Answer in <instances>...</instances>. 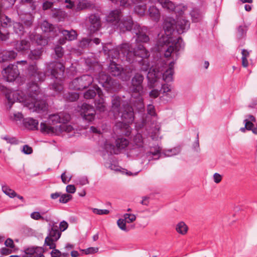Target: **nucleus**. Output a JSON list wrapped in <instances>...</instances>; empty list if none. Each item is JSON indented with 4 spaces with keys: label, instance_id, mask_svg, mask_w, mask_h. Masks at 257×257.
I'll return each instance as SVG.
<instances>
[{
    "label": "nucleus",
    "instance_id": "55",
    "mask_svg": "<svg viewBox=\"0 0 257 257\" xmlns=\"http://www.w3.org/2000/svg\"><path fill=\"white\" fill-rule=\"evenodd\" d=\"M92 211L94 213L98 215L108 214L109 211L107 209H99L97 208H92Z\"/></svg>",
    "mask_w": 257,
    "mask_h": 257
},
{
    "label": "nucleus",
    "instance_id": "54",
    "mask_svg": "<svg viewBox=\"0 0 257 257\" xmlns=\"http://www.w3.org/2000/svg\"><path fill=\"white\" fill-rule=\"evenodd\" d=\"M87 8V4L85 3L79 2L75 6V11L78 12Z\"/></svg>",
    "mask_w": 257,
    "mask_h": 257
},
{
    "label": "nucleus",
    "instance_id": "1",
    "mask_svg": "<svg viewBox=\"0 0 257 257\" xmlns=\"http://www.w3.org/2000/svg\"><path fill=\"white\" fill-rule=\"evenodd\" d=\"M43 95L40 92V88L35 82L29 83L27 90V95L21 91H17L6 94L11 109L15 101L24 103V106L33 111H45L47 108L45 100L42 99Z\"/></svg>",
    "mask_w": 257,
    "mask_h": 257
},
{
    "label": "nucleus",
    "instance_id": "43",
    "mask_svg": "<svg viewBox=\"0 0 257 257\" xmlns=\"http://www.w3.org/2000/svg\"><path fill=\"white\" fill-rule=\"evenodd\" d=\"M190 15L192 18V21L193 22H198L201 17V14L198 10H193L191 13Z\"/></svg>",
    "mask_w": 257,
    "mask_h": 257
},
{
    "label": "nucleus",
    "instance_id": "24",
    "mask_svg": "<svg viewBox=\"0 0 257 257\" xmlns=\"http://www.w3.org/2000/svg\"><path fill=\"white\" fill-rule=\"evenodd\" d=\"M137 37L136 42L142 43H147L149 41L150 38L147 34V29L146 28H142L139 30L138 33H136Z\"/></svg>",
    "mask_w": 257,
    "mask_h": 257
},
{
    "label": "nucleus",
    "instance_id": "44",
    "mask_svg": "<svg viewBox=\"0 0 257 257\" xmlns=\"http://www.w3.org/2000/svg\"><path fill=\"white\" fill-rule=\"evenodd\" d=\"M123 220L126 223H130L133 222L136 220V216L134 214L125 213L123 216Z\"/></svg>",
    "mask_w": 257,
    "mask_h": 257
},
{
    "label": "nucleus",
    "instance_id": "23",
    "mask_svg": "<svg viewBox=\"0 0 257 257\" xmlns=\"http://www.w3.org/2000/svg\"><path fill=\"white\" fill-rule=\"evenodd\" d=\"M123 68L120 65L116 64V62L112 61L108 67V71L112 75L116 76H119L123 71Z\"/></svg>",
    "mask_w": 257,
    "mask_h": 257
},
{
    "label": "nucleus",
    "instance_id": "47",
    "mask_svg": "<svg viewBox=\"0 0 257 257\" xmlns=\"http://www.w3.org/2000/svg\"><path fill=\"white\" fill-rule=\"evenodd\" d=\"M187 8L182 5L175 6V9L173 11L178 14L180 17H182V15L183 14Z\"/></svg>",
    "mask_w": 257,
    "mask_h": 257
},
{
    "label": "nucleus",
    "instance_id": "2",
    "mask_svg": "<svg viewBox=\"0 0 257 257\" xmlns=\"http://www.w3.org/2000/svg\"><path fill=\"white\" fill-rule=\"evenodd\" d=\"M163 29L165 34L158 35L156 48L157 51L168 58L171 57L173 53L178 52L184 44H182L181 37H179L176 41L171 36L175 29V20L171 18H166L163 24Z\"/></svg>",
    "mask_w": 257,
    "mask_h": 257
},
{
    "label": "nucleus",
    "instance_id": "14",
    "mask_svg": "<svg viewBox=\"0 0 257 257\" xmlns=\"http://www.w3.org/2000/svg\"><path fill=\"white\" fill-rule=\"evenodd\" d=\"M189 28V21L184 19L183 17H179L175 20V29L179 34L185 32Z\"/></svg>",
    "mask_w": 257,
    "mask_h": 257
},
{
    "label": "nucleus",
    "instance_id": "4",
    "mask_svg": "<svg viewBox=\"0 0 257 257\" xmlns=\"http://www.w3.org/2000/svg\"><path fill=\"white\" fill-rule=\"evenodd\" d=\"M144 76L142 74L137 73L132 78L131 85L129 87V91L132 93L131 102L138 109L141 110L144 108L143 99L141 93L143 90L142 85Z\"/></svg>",
    "mask_w": 257,
    "mask_h": 257
},
{
    "label": "nucleus",
    "instance_id": "57",
    "mask_svg": "<svg viewBox=\"0 0 257 257\" xmlns=\"http://www.w3.org/2000/svg\"><path fill=\"white\" fill-rule=\"evenodd\" d=\"M161 151V149L160 147H156L154 148V151L151 150L150 152V153L152 154L153 156H158L157 159H159L160 158V154Z\"/></svg>",
    "mask_w": 257,
    "mask_h": 257
},
{
    "label": "nucleus",
    "instance_id": "21",
    "mask_svg": "<svg viewBox=\"0 0 257 257\" xmlns=\"http://www.w3.org/2000/svg\"><path fill=\"white\" fill-rule=\"evenodd\" d=\"M98 98L95 100V105L96 109L99 111H104L105 109V103L102 97V92L100 88L97 89Z\"/></svg>",
    "mask_w": 257,
    "mask_h": 257
},
{
    "label": "nucleus",
    "instance_id": "28",
    "mask_svg": "<svg viewBox=\"0 0 257 257\" xmlns=\"http://www.w3.org/2000/svg\"><path fill=\"white\" fill-rule=\"evenodd\" d=\"M59 32L63 35L65 39L68 41L74 40L76 39L77 38V33L75 31L73 30H72L71 31H68L66 30L60 29Z\"/></svg>",
    "mask_w": 257,
    "mask_h": 257
},
{
    "label": "nucleus",
    "instance_id": "31",
    "mask_svg": "<svg viewBox=\"0 0 257 257\" xmlns=\"http://www.w3.org/2000/svg\"><path fill=\"white\" fill-rule=\"evenodd\" d=\"M40 131L42 133L52 135L56 133V128L45 122H41L40 123Z\"/></svg>",
    "mask_w": 257,
    "mask_h": 257
},
{
    "label": "nucleus",
    "instance_id": "52",
    "mask_svg": "<svg viewBox=\"0 0 257 257\" xmlns=\"http://www.w3.org/2000/svg\"><path fill=\"white\" fill-rule=\"evenodd\" d=\"M72 196L70 194H62L61 193V196L59 197V202L62 203H66L72 199Z\"/></svg>",
    "mask_w": 257,
    "mask_h": 257
},
{
    "label": "nucleus",
    "instance_id": "46",
    "mask_svg": "<svg viewBox=\"0 0 257 257\" xmlns=\"http://www.w3.org/2000/svg\"><path fill=\"white\" fill-rule=\"evenodd\" d=\"M50 89L53 90L56 92H60L63 90V86L61 83L59 82H56L50 85Z\"/></svg>",
    "mask_w": 257,
    "mask_h": 257
},
{
    "label": "nucleus",
    "instance_id": "12",
    "mask_svg": "<svg viewBox=\"0 0 257 257\" xmlns=\"http://www.w3.org/2000/svg\"><path fill=\"white\" fill-rule=\"evenodd\" d=\"M70 115L69 114L64 112H61L57 114L50 115L49 117V122L52 124H55L58 123H65L70 120Z\"/></svg>",
    "mask_w": 257,
    "mask_h": 257
},
{
    "label": "nucleus",
    "instance_id": "9",
    "mask_svg": "<svg viewBox=\"0 0 257 257\" xmlns=\"http://www.w3.org/2000/svg\"><path fill=\"white\" fill-rule=\"evenodd\" d=\"M65 67L61 63L52 62L48 64L47 67V72H50L51 76L61 81L64 74Z\"/></svg>",
    "mask_w": 257,
    "mask_h": 257
},
{
    "label": "nucleus",
    "instance_id": "36",
    "mask_svg": "<svg viewBox=\"0 0 257 257\" xmlns=\"http://www.w3.org/2000/svg\"><path fill=\"white\" fill-rule=\"evenodd\" d=\"M41 28L44 32H50L54 29L53 26L47 21H44L41 24Z\"/></svg>",
    "mask_w": 257,
    "mask_h": 257
},
{
    "label": "nucleus",
    "instance_id": "22",
    "mask_svg": "<svg viewBox=\"0 0 257 257\" xmlns=\"http://www.w3.org/2000/svg\"><path fill=\"white\" fill-rule=\"evenodd\" d=\"M152 3H159L164 9L169 11H173L175 9V5L170 0H150Z\"/></svg>",
    "mask_w": 257,
    "mask_h": 257
},
{
    "label": "nucleus",
    "instance_id": "50",
    "mask_svg": "<svg viewBox=\"0 0 257 257\" xmlns=\"http://www.w3.org/2000/svg\"><path fill=\"white\" fill-rule=\"evenodd\" d=\"M91 40L88 38L82 39L79 43V47L81 48H86L89 46Z\"/></svg>",
    "mask_w": 257,
    "mask_h": 257
},
{
    "label": "nucleus",
    "instance_id": "56",
    "mask_svg": "<svg viewBox=\"0 0 257 257\" xmlns=\"http://www.w3.org/2000/svg\"><path fill=\"white\" fill-rule=\"evenodd\" d=\"M55 54L58 58H61L63 55V50L62 47L60 46H57L55 48Z\"/></svg>",
    "mask_w": 257,
    "mask_h": 257
},
{
    "label": "nucleus",
    "instance_id": "30",
    "mask_svg": "<svg viewBox=\"0 0 257 257\" xmlns=\"http://www.w3.org/2000/svg\"><path fill=\"white\" fill-rule=\"evenodd\" d=\"M37 248H28L25 250V254L23 257H44L43 254L38 253Z\"/></svg>",
    "mask_w": 257,
    "mask_h": 257
},
{
    "label": "nucleus",
    "instance_id": "15",
    "mask_svg": "<svg viewBox=\"0 0 257 257\" xmlns=\"http://www.w3.org/2000/svg\"><path fill=\"white\" fill-rule=\"evenodd\" d=\"M133 24L132 18L130 16L126 17L121 19L116 28L119 29L120 31L124 32L126 31H130Z\"/></svg>",
    "mask_w": 257,
    "mask_h": 257
},
{
    "label": "nucleus",
    "instance_id": "26",
    "mask_svg": "<svg viewBox=\"0 0 257 257\" xmlns=\"http://www.w3.org/2000/svg\"><path fill=\"white\" fill-rule=\"evenodd\" d=\"M17 56V53L14 51H4L1 55H0V62H6L11 61L15 59Z\"/></svg>",
    "mask_w": 257,
    "mask_h": 257
},
{
    "label": "nucleus",
    "instance_id": "41",
    "mask_svg": "<svg viewBox=\"0 0 257 257\" xmlns=\"http://www.w3.org/2000/svg\"><path fill=\"white\" fill-rule=\"evenodd\" d=\"M39 45H45L47 44V41L46 39L43 38V37L39 34L35 35L32 38Z\"/></svg>",
    "mask_w": 257,
    "mask_h": 257
},
{
    "label": "nucleus",
    "instance_id": "27",
    "mask_svg": "<svg viewBox=\"0 0 257 257\" xmlns=\"http://www.w3.org/2000/svg\"><path fill=\"white\" fill-rule=\"evenodd\" d=\"M15 48L18 51H25L30 49V43L28 41L26 40L17 41L15 45Z\"/></svg>",
    "mask_w": 257,
    "mask_h": 257
},
{
    "label": "nucleus",
    "instance_id": "7",
    "mask_svg": "<svg viewBox=\"0 0 257 257\" xmlns=\"http://www.w3.org/2000/svg\"><path fill=\"white\" fill-rule=\"evenodd\" d=\"M49 233L45 238V244L49 246V248H55L56 242L61 236V232L59 230V227L56 223L49 224Z\"/></svg>",
    "mask_w": 257,
    "mask_h": 257
},
{
    "label": "nucleus",
    "instance_id": "33",
    "mask_svg": "<svg viewBox=\"0 0 257 257\" xmlns=\"http://www.w3.org/2000/svg\"><path fill=\"white\" fill-rule=\"evenodd\" d=\"M188 229L187 225L183 221L179 222L176 226V231L182 235L185 234L187 232Z\"/></svg>",
    "mask_w": 257,
    "mask_h": 257
},
{
    "label": "nucleus",
    "instance_id": "17",
    "mask_svg": "<svg viewBox=\"0 0 257 257\" xmlns=\"http://www.w3.org/2000/svg\"><path fill=\"white\" fill-rule=\"evenodd\" d=\"M117 47L120 53L125 57L126 60L130 62H132L133 60L131 57L133 55V51H132L133 49L131 47V45L128 43H123Z\"/></svg>",
    "mask_w": 257,
    "mask_h": 257
},
{
    "label": "nucleus",
    "instance_id": "59",
    "mask_svg": "<svg viewBox=\"0 0 257 257\" xmlns=\"http://www.w3.org/2000/svg\"><path fill=\"white\" fill-rule=\"evenodd\" d=\"M160 91L157 89H152L149 93V96L151 98H156L159 96Z\"/></svg>",
    "mask_w": 257,
    "mask_h": 257
},
{
    "label": "nucleus",
    "instance_id": "64",
    "mask_svg": "<svg viewBox=\"0 0 257 257\" xmlns=\"http://www.w3.org/2000/svg\"><path fill=\"white\" fill-rule=\"evenodd\" d=\"M66 4V7L68 9H74L75 10V6L74 2L71 0H65Z\"/></svg>",
    "mask_w": 257,
    "mask_h": 257
},
{
    "label": "nucleus",
    "instance_id": "61",
    "mask_svg": "<svg viewBox=\"0 0 257 257\" xmlns=\"http://www.w3.org/2000/svg\"><path fill=\"white\" fill-rule=\"evenodd\" d=\"M5 18L3 20H1V22L2 26L4 27H6L11 25V20L6 16Z\"/></svg>",
    "mask_w": 257,
    "mask_h": 257
},
{
    "label": "nucleus",
    "instance_id": "63",
    "mask_svg": "<svg viewBox=\"0 0 257 257\" xmlns=\"http://www.w3.org/2000/svg\"><path fill=\"white\" fill-rule=\"evenodd\" d=\"M31 217L35 220L43 219V217L38 212H34L31 213Z\"/></svg>",
    "mask_w": 257,
    "mask_h": 257
},
{
    "label": "nucleus",
    "instance_id": "37",
    "mask_svg": "<svg viewBox=\"0 0 257 257\" xmlns=\"http://www.w3.org/2000/svg\"><path fill=\"white\" fill-rule=\"evenodd\" d=\"M2 191L3 192L7 195L9 196L10 198H14L15 196H16V193L14 190L11 189L7 185H4L2 186Z\"/></svg>",
    "mask_w": 257,
    "mask_h": 257
},
{
    "label": "nucleus",
    "instance_id": "16",
    "mask_svg": "<svg viewBox=\"0 0 257 257\" xmlns=\"http://www.w3.org/2000/svg\"><path fill=\"white\" fill-rule=\"evenodd\" d=\"M90 23L89 30L91 33L98 31L101 27V22L99 17L96 14L91 15L89 18Z\"/></svg>",
    "mask_w": 257,
    "mask_h": 257
},
{
    "label": "nucleus",
    "instance_id": "11",
    "mask_svg": "<svg viewBox=\"0 0 257 257\" xmlns=\"http://www.w3.org/2000/svg\"><path fill=\"white\" fill-rule=\"evenodd\" d=\"M98 83L102 86L105 88L107 90H109L113 88L114 85V80L111 77L106 74L104 72H99L98 75L96 77Z\"/></svg>",
    "mask_w": 257,
    "mask_h": 257
},
{
    "label": "nucleus",
    "instance_id": "34",
    "mask_svg": "<svg viewBox=\"0 0 257 257\" xmlns=\"http://www.w3.org/2000/svg\"><path fill=\"white\" fill-rule=\"evenodd\" d=\"M149 15L152 19L158 21L160 18V13L159 10L155 7H150L149 9Z\"/></svg>",
    "mask_w": 257,
    "mask_h": 257
},
{
    "label": "nucleus",
    "instance_id": "39",
    "mask_svg": "<svg viewBox=\"0 0 257 257\" xmlns=\"http://www.w3.org/2000/svg\"><path fill=\"white\" fill-rule=\"evenodd\" d=\"M59 131L60 133L65 132L66 133H70L74 132V128L71 125H68L65 123H63L59 125Z\"/></svg>",
    "mask_w": 257,
    "mask_h": 257
},
{
    "label": "nucleus",
    "instance_id": "51",
    "mask_svg": "<svg viewBox=\"0 0 257 257\" xmlns=\"http://www.w3.org/2000/svg\"><path fill=\"white\" fill-rule=\"evenodd\" d=\"M126 223L123 218H120L117 221V224L121 230L125 231H128L129 229L126 227Z\"/></svg>",
    "mask_w": 257,
    "mask_h": 257
},
{
    "label": "nucleus",
    "instance_id": "45",
    "mask_svg": "<svg viewBox=\"0 0 257 257\" xmlns=\"http://www.w3.org/2000/svg\"><path fill=\"white\" fill-rule=\"evenodd\" d=\"M120 54L118 47L109 51L108 56L112 59H118Z\"/></svg>",
    "mask_w": 257,
    "mask_h": 257
},
{
    "label": "nucleus",
    "instance_id": "49",
    "mask_svg": "<svg viewBox=\"0 0 257 257\" xmlns=\"http://www.w3.org/2000/svg\"><path fill=\"white\" fill-rule=\"evenodd\" d=\"M246 28L244 26H240L237 28V36L239 39L243 37L246 34Z\"/></svg>",
    "mask_w": 257,
    "mask_h": 257
},
{
    "label": "nucleus",
    "instance_id": "40",
    "mask_svg": "<svg viewBox=\"0 0 257 257\" xmlns=\"http://www.w3.org/2000/svg\"><path fill=\"white\" fill-rule=\"evenodd\" d=\"M65 99L69 101L73 102L79 98V94L77 92H70L65 94Z\"/></svg>",
    "mask_w": 257,
    "mask_h": 257
},
{
    "label": "nucleus",
    "instance_id": "62",
    "mask_svg": "<svg viewBox=\"0 0 257 257\" xmlns=\"http://www.w3.org/2000/svg\"><path fill=\"white\" fill-rule=\"evenodd\" d=\"M50 248L53 249L51 252V254L52 256L60 257V255H61V252L59 249H56V247Z\"/></svg>",
    "mask_w": 257,
    "mask_h": 257
},
{
    "label": "nucleus",
    "instance_id": "48",
    "mask_svg": "<svg viewBox=\"0 0 257 257\" xmlns=\"http://www.w3.org/2000/svg\"><path fill=\"white\" fill-rule=\"evenodd\" d=\"M181 151V149L179 147L174 148L172 149L169 150L167 151L165 155L166 156L170 157L173 155H176L178 154Z\"/></svg>",
    "mask_w": 257,
    "mask_h": 257
},
{
    "label": "nucleus",
    "instance_id": "35",
    "mask_svg": "<svg viewBox=\"0 0 257 257\" xmlns=\"http://www.w3.org/2000/svg\"><path fill=\"white\" fill-rule=\"evenodd\" d=\"M42 54V49L38 48L31 51L29 58L32 60H38L40 59Z\"/></svg>",
    "mask_w": 257,
    "mask_h": 257
},
{
    "label": "nucleus",
    "instance_id": "58",
    "mask_svg": "<svg viewBox=\"0 0 257 257\" xmlns=\"http://www.w3.org/2000/svg\"><path fill=\"white\" fill-rule=\"evenodd\" d=\"M147 112L151 115L154 116L156 115L155 107L152 104H149L147 106Z\"/></svg>",
    "mask_w": 257,
    "mask_h": 257
},
{
    "label": "nucleus",
    "instance_id": "25",
    "mask_svg": "<svg viewBox=\"0 0 257 257\" xmlns=\"http://www.w3.org/2000/svg\"><path fill=\"white\" fill-rule=\"evenodd\" d=\"M174 65V62H171L169 64V67L168 68L165 72L163 73V80L169 82L173 80V75L174 73L173 67Z\"/></svg>",
    "mask_w": 257,
    "mask_h": 257
},
{
    "label": "nucleus",
    "instance_id": "13",
    "mask_svg": "<svg viewBox=\"0 0 257 257\" xmlns=\"http://www.w3.org/2000/svg\"><path fill=\"white\" fill-rule=\"evenodd\" d=\"M95 111L91 105L83 103L81 108V115L83 119L91 121L94 119Z\"/></svg>",
    "mask_w": 257,
    "mask_h": 257
},
{
    "label": "nucleus",
    "instance_id": "3",
    "mask_svg": "<svg viewBox=\"0 0 257 257\" xmlns=\"http://www.w3.org/2000/svg\"><path fill=\"white\" fill-rule=\"evenodd\" d=\"M111 110L114 117L120 116L124 122L118 121L116 123L115 127L119 129L122 134L129 136L131 134V127L129 123L134 120V112L132 106L122 101L118 96H114L111 100Z\"/></svg>",
    "mask_w": 257,
    "mask_h": 257
},
{
    "label": "nucleus",
    "instance_id": "38",
    "mask_svg": "<svg viewBox=\"0 0 257 257\" xmlns=\"http://www.w3.org/2000/svg\"><path fill=\"white\" fill-rule=\"evenodd\" d=\"M99 87H94V89H89L84 93V97L86 99H92L94 98L96 93L97 94V89Z\"/></svg>",
    "mask_w": 257,
    "mask_h": 257
},
{
    "label": "nucleus",
    "instance_id": "5",
    "mask_svg": "<svg viewBox=\"0 0 257 257\" xmlns=\"http://www.w3.org/2000/svg\"><path fill=\"white\" fill-rule=\"evenodd\" d=\"M141 70L146 72L150 69L147 75L148 79V87L151 89L156 87L158 85V80L161 74L159 71H156L155 69L150 68V61L148 58L142 59L139 61Z\"/></svg>",
    "mask_w": 257,
    "mask_h": 257
},
{
    "label": "nucleus",
    "instance_id": "60",
    "mask_svg": "<svg viewBox=\"0 0 257 257\" xmlns=\"http://www.w3.org/2000/svg\"><path fill=\"white\" fill-rule=\"evenodd\" d=\"M22 152L25 154L29 155L32 153L33 149L29 146L26 145L23 146Z\"/></svg>",
    "mask_w": 257,
    "mask_h": 257
},
{
    "label": "nucleus",
    "instance_id": "20",
    "mask_svg": "<svg viewBox=\"0 0 257 257\" xmlns=\"http://www.w3.org/2000/svg\"><path fill=\"white\" fill-rule=\"evenodd\" d=\"M30 71L31 76L36 81H43L46 77V74L44 72L38 70L36 66L32 65L30 67Z\"/></svg>",
    "mask_w": 257,
    "mask_h": 257
},
{
    "label": "nucleus",
    "instance_id": "32",
    "mask_svg": "<svg viewBox=\"0 0 257 257\" xmlns=\"http://www.w3.org/2000/svg\"><path fill=\"white\" fill-rule=\"evenodd\" d=\"M129 142L128 140L123 138H117L115 140V145L116 147L120 149H124L128 146Z\"/></svg>",
    "mask_w": 257,
    "mask_h": 257
},
{
    "label": "nucleus",
    "instance_id": "18",
    "mask_svg": "<svg viewBox=\"0 0 257 257\" xmlns=\"http://www.w3.org/2000/svg\"><path fill=\"white\" fill-rule=\"evenodd\" d=\"M121 11L119 10H115L112 11L109 13L106 18V20L107 22L112 23L113 25L117 27L121 20Z\"/></svg>",
    "mask_w": 257,
    "mask_h": 257
},
{
    "label": "nucleus",
    "instance_id": "42",
    "mask_svg": "<svg viewBox=\"0 0 257 257\" xmlns=\"http://www.w3.org/2000/svg\"><path fill=\"white\" fill-rule=\"evenodd\" d=\"M14 30L16 33L19 35H21L23 34L24 28L22 24L18 22H15L13 24Z\"/></svg>",
    "mask_w": 257,
    "mask_h": 257
},
{
    "label": "nucleus",
    "instance_id": "29",
    "mask_svg": "<svg viewBox=\"0 0 257 257\" xmlns=\"http://www.w3.org/2000/svg\"><path fill=\"white\" fill-rule=\"evenodd\" d=\"M24 123L29 130H38V121L36 119L32 118H26L24 120Z\"/></svg>",
    "mask_w": 257,
    "mask_h": 257
},
{
    "label": "nucleus",
    "instance_id": "6",
    "mask_svg": "<svg viewBox=\"0 0 257 257\" xmlns=\"http://www.w3.org/2000/svg\"><path fill=\"white\" fill-rule=\"evenodd\" d=\"M94 79L90 75H83L72 80L69 85L71 89L82 90L87 88L93 82Z\"/></svg>",
    "mask_w": 257,
    "mask_h": 257
},
{
    "label": "nucleus",
    "instance_id": "53",
    "mask_svg": "<svg viewBox=\"0 0 257 257\" xmlns=\"http://www.w3.org/2000/svg\"><path fill=\"white\" fill-rule=\"evenodd\" d=\"M3 139L5 140L7 143H10L12 145L18 144L19 143L18 140L15 137H11L8 136H5L2 138Z\"/></svg>",
    "mask_w": 257,
    "mask_h": 257
},
{
    "label": "nucleus",
    "instance_id": "10",
    "mask_svg": "<svg viewBox=\"0 0 257 257\" xmlns=\"http://www.w3.org/2000/svg\"><path fill=\"white\" fill-rule=\"evenodd\" d=\"M3 76L8 81H14L19 75V72L17 65L11 64L2 71Z\"/></svg>",
    "mask_w": 257,
    "mask_h": 257
},
{
    "label": "nucleus",
    "instance_id": "8",
    "mask_svg": "<svg viewBox=\"0 0 257 257\" xmlns=\"http://www.w3.org/2000/svg\"><path fill=\"white\" fill-rule=\"evenodd\" d=\"M130 153L133 156H139L145 152V143L142 135L137 134L130 144Z\"/></svg>",
    "mask_w": 257,
    "mask_h": 257
},
{
    "label": "nucleus",
    "instance_id": "19",
    "mask_svg": "<svg viewBox=\"0 0 257 257\" xmlns=\"http://www.w3.org/2000/svg\"><path fill=\"white\" fill-rule=\"evenodd\" d=\"M150 52L141 44H139L138 46L133 50L132 57L137 56L142 59L148 58L150 56Z\"/></svg>",
    "mask_w": 257,
    "mask_h": 257
}]
</instances>
